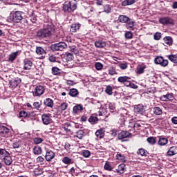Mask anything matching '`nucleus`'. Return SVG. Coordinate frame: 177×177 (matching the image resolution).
<instances>
[{"instance_id": "393cba45", "label": "nucleus", "mask_w": 177, "mask_h": 177, "mask_svg": "<svg viewBox=\"0 0 177 177\" xmlns=\"http://www.w3.org/2000/svg\"><path fill=\"white\" fill-rule=\"evenodd\" d=\"M137 154L141 156V157H146L149 154V152L145 149L140 148L138 150Z\"/></svg>"}, {"instance_id": "2eb2a0df", "label": "nucleus", "mask_w": 177, "mask_h": 177, "mask_svg": "<svg viewBox=\"0 0 177 177\" xmlns=\"http://www.w3.org/2000/svg\"><path fill=\"white\" fill-rule=\"evenodd\" d=\"M162 102H168V100H174V95L172 93H167L160 97Z\"/></svg>"}, {"instance_id": "8fccbe9b", "label": "nucleus", "mask_w": 177, "mask_h": 177, "mask_svg": "<svg viewBox=\"0 0 177 177\" xmlns=\"http://www.w3.org/2000/svg\"><path fill=\"white\" fill-rule=\"evenodd\" d=\"M109 109L111 113H114V111H115V105L113 103H109Z\"/></svg>"}, {"instance_id": "f03ea898", "label": "nucleus", "mask_w": 177, "mask_h": 177, "mask_svg": "<svg viewBox=\"0 0 177 177\" xmlns=\"http://www.w3.org/2000/svg\"><path fill=\"white\" fill-rule=\"evenodd\" d=\"M77 9V3L73 1H66L63 4V11L64 13H73Z\"/></svg>"}, {"instance_id": "423d86ee", "label": "nucleus", "mask_w": 177, "mask_h": 177, "mask_svg": "<svg viewBox=\"0 0 177 177\" xmlns=\"http://www.w3.org/2000/svg\"><path fill=\"white\" fill-rule=\"evenodd\" d=\"M156 64H160L162 67H167L168 66V59H165L162 56H158L154 59Z\"/></svg>"}, {"instance_id": "f704fd0d", "label": "nucleus", "mask_w": 177, "mask_h": 177, "mask_svg": "<svg viewBox=\"0 0 177 177\" xmlns=\"http://www.w3.org/2000/svg\"><path fill=\"white\" fill-rule=\"evenodd\" d=\"M169 60L172 63L176 64L177 63V55H170L167 56Z\"/></svg>"}, {"instance_id": "4be33fe9", "label": "nucleus", "mask_w": 177, "mask_h": 177, "mask_svg": "<svg viewBox=\"0 0 177 177\" xmlns=\"http://www.w3.org/2000/svg\"><path fill=\"white\" fill-rule=\"evenodd\" d=\"M44 104L46 106V107H50V109H52L55 105L53 100H52L50 98H46L44 100Z\"/></svg>"}, {"instance_id": "37998d69", "label": "nucleus", "mask_w": 177, "mask_h": 177, "mask_svg": "<svg viewBox=\"0 0 177 177\" xmlns=\"http://www.w3.org/2000/svg\"><path fill=\"white\" fill-rule=\"evenodd\" d=\"M84 133H85L82 130H79L77 132H76V138L78 139H82Z\"/></svg>"}, {"instance_id": "58836bf2", "label": "nucleus", "mask_w": 177, "mask_h": 177, "mask_svg": "<svg viewBox=\"0 0 177 177\" xmlns=\"http://www.w3.org/2000/svg\"><path fill=\"white\" fill-rule=\"evenodd\" d=\"M95 136H97V138H98L99 139H102L104 136V133L103 132V130H97L95 132Z\"/></svg>"}, {"instance_id": "a18cd8bd", "label": "nucleus", "mask_w": 177, "mask_h": 177, "mask_svg": "<svg viewBox=\"0 0 177 177\" xmlns=\"http://www.w3.org/2000/svg\"><path fill=\"white\" fill-rule=\"evenodd\" d=\"M149 145H156V137H149L147 139Z\"/></svg>"}, {"instance_id": "338daca9", "label": "nucleus", "mask_w": 177, "mask_h": 177, "mask_svg": "<svg viewBox=\"0 0 177 177\" xmlns=\"http://www.w3.org/2000/svg\"><path fill=\"white\" fill-rule=\"evenodd\" d=\"M120 67L122 68V70H126V68H128V64H120Z\"/></svg>"}, {"instance_id": "f3484780", "label": "nucleus", "mask_w": 177, "mask_h": 177, "mask_svg": "<svg viewBox=\"0 0 177 177\" xmlns=\"http://www.w3.org/2000/svg\"><path fill=\"white\" fill-rule=\"evenodd\" d=\"M31 67H32V62L25 59L24 61V70H31Z\"/></svg>"}, {"instance_id": "4c0bfd02", "label": "nucleus", "mask_w": 177, "mask_h": 177, "mask_svg": "<svg viewBox=\"0 0 177 177\" xmlns=\"http://www.w3.org/2000/svg\"><path fill=\"white\" fill-rule=\"evenodd\" d=\"M62 162L64 164H73V159L70 158L68 156L64 157L62 158Z\"/></svg>"}, {"instance_id": "a19ab883", "label": "nucleus", "mask_w": 177, "mask_h": 177, "mask_svg": "<svg viewBox=\"0 0 177 177\" xmlns=\"http://www.w3.org/2000/svg\"><path fill=\"white\" fill-rule=\"evenodd\" d=\"M88 121L91 124H96L97 123V121H99V119L96 116H91L88 119Z\"/></svg>"}, {"instance_id": "0eeeda50", "label": "nucleus", "mask_w": 177, "mask_h": 177, "mask_svg": "<svg viewBox=\"0 0 177 177\" xmlns=\"http://www.w3.org/2000/svg\"><path fill=\"white\" fill-rule=\"evenodd\" d=\"M41 121L44 125L52 124V115L50 113H44L41 115Z\"/></svg>"}, {"instance_id": "1a4fd4ad", "label": "nucleus", "mask_w": 177, "mask_h": 177, "mask_svg": "<svg viewBox=\"0 0 177 177\" xmlns=\"http://www.w3.org/2000/svg\"><path fill=\"white\" fill-rule=\"evenodd\" d=\"M21 83V79L19 77H16L15 80H12L10 82V88L12 89H15V88H17L19 84Z\"/></svg>"}, {"instance_id": "c9c22d12", "label": "nucleus", "mask_w": 177, "mask_h": 177, "mask_svg": "<svg viewBox=\"0 0 177 177\" xmlns=\"http://www.w3.org/2000/svg\"><path fill=\"white\" fill-rule=\"evenodd\" d=\"M153 114H155V115H161V114H162V109L160 107H154Z\"/></svg>"}, {"instance_id": "9b49d317", "label": "nucleus", "mask_w": 177, "mask_h": 177, "mask_svg": "<svg viewBox=\"0 0 177 177\" xmlns=\"http://www.w3.org/2000/svg\"><path fill=\"white\" fill-rule=\"evenodd\" d=\"M9 133V129L3 125H0V136L6 138Z\"/></svg>"}, {"instance_id": "680f3d73", "label": "nucleus", "mask_w": 177, "mask_h": 177, "mask_svg": "<svg viewBox=\"0 0 177 177\" xmlns=\"http://www.w3.org/2000/svg\"><path fill=\"white\" fill-rule=\"evenodd\" d=\"M95 66L96 70H98V71L102 70V68H103V64H102V63H100V62L95 63Z\"/></svg>"}, {"instance_id": "4468645a", "label": "nucleus", "mask_w": 177, "mask_h": 177, "mask_svg": "<svg viewBox=\"0 0 177 177\" xmlns=\"http://www.w3.org/2000/svg\"><path fill=\"white\" fill-rule=\"evenodd\" d=\"M129 136H131V133L127 131H122L118 134V139L122 140V139H127V138H129Z\"/></svg>"}, {"instance_id": "9d476101", "label": "nucleus", "mask_w": 177, "mask_h": 177, "mask_svg": "<svg viewBox=\"0 0 177 177\" xmlns=\"http://www.w3.org/2000/svg\"><path fill=\"white\" fill-rule=\"evenodd\" d=\"M55 156L56 154L55 153V152H53V151H47L45 155L46 160L48 161V162H49V161H52V160L55 158Z\"/></svg>"}, {"instance_id": "13d9d810", "label": "nucleus", "mask_w": 177, "mask_h": 177, "mask_svg": "<svg viewBox=\"0 0 177 177\" xmlns=\"http://www.w3.org/2000/svg\"><path fill=\"white\" fill-rule=\"evenodd\" d=\"M35 115H37V114H35V112H30L29 113H28V118L29 120H34V118H35Z\"/></svg>"}, {"instance_id": "a211bd4d", "label": "nucleus", "mask_w": 177, "mask_h": 177, "mask_svg": "<svg viewBox=\"0 0 177 177\" xmlns=\"http://www.w3.org/2000/svg\"><path fill=\"white\" fill-rule=\"evenodd\" d=\"M158 145H159V146H165L166 145H168V138L160 137Z\"/></svg>"}, {"instance_id": "e2e57ef3", "label": "nucleus", "mask_w": 177, "mask_h": 177, "mask_svg": "<svg viewBox=\"0 0 177 177\" xmlns=\"http://www.w3.org/2000/svg\"><path fill=\"white\" fill-rule=\"evenodd\" d=\"M33 109H36V110H39L41 109V103L36 102L33 103Z\"/></svg>"}, {"instance_id": "ea45409f", "label": "nucleus", "mask_w": 177, "mask_h": 177, "mask_svg": "<svg viewBox=\"0 0 177 177\" xmlns=\"http://www.w3.org/2000/svg\"><path fill=\"white\" fill-rule=\"evenodd\" d=\"M52 74H53V75H59V74H60V69L56 66L53 67Z\"/></svg>"}, {"instance_id": "c85d7f7f", "label": "nucleus", "mask_w": 177, "mask_h": 177, "mask_svg": "<svg viewBox=\"0 0 177 177\" xmlns=\"http://www.w3.org/2000/svg\"><path fill=\"white\" fill-rule=\"evenodd\" d=\"M33 153L37 156H39V154H42V148L39 146H36L33 148Z\"/></svg>"}, {"instance_id": "20e7f679", "label": "nucleus", "mask_w": 177, "mask_h": 177, "mask_svg": "<svg viewBox=\"0 0 177 177\" xmlns=\"http://www.w3.org/2000/svg\"><path fill=\"white\" fill-rule=\"evenodd\" d=\"M23 12L16 11L10 16V20L14 23H20L23 20Z\"/></svg>"}, {"instance_id": "412c9836", "label": "nucleus", "mask_w": 177, "mask_h": 177, "mask_svg": "<svg viewBox=\"0 0 177 177\" xmlns=\"http://www.w3.org/2000/svg\"><path fill=\"white\" fill-rule=\"evenodd\" d=\"M95 48H104L106 46V41L103 40H97L95 41Z\"/></svg>"}, {"instance_id": "5fc2aeb1", "label": "nucleus", "mask_w": 177, "mask_h": 177, "mask_svg": "<svg viewBox=\"0 0 177 177\" xmlns=\"http://www.w3.org/2000/svg\"><path fill=\"white\" fill-rule=\"evenodd\" d=\"M69 50L75 55L78 53V50H77V47H75V46H69Z\"/></svg>"}, {"instance_id": "ddd939ff", "label": "nucleus", "mask_w": 177, "mask_h": 177, "mask_svg": "<svg viewBox=\"0 0 177 177\" xmlns=\"http://www.w3.org/2000/svg\"><path fill=\"white\" fill-rule=\"evenodd\" d=\"M134 111L137 113V114H143L145 113V107L142 104L136 105L134 106Z\"/></svg>"}, {"instance_id": "69168bd1", "label": "nucleus", "mask_w": 177, "mask_h": 177, "mask_svg": "<svg viewBox=\"0 0 177 177\" xmlns=\"http://www.w3.org/2000/svg\"><path fill=\"white\" fill-rule=\"evenodd\" d=\"M48 60H49V62H51L52 63H55V62H57V58L56 57H55L54 55H50L48 57Z\"/></svg>"}, {"instance_id": "473e14b6", "label": "nucleus", "mask_w": 177, "mask_h": 177, "mask_svg": "<svg viewBox=\"0 0 177 177\" xmlns=\"http://www.w3.org/2000/svg\"><path fill=\"white\" fill-rule=\"evenodd\" d=\"M36 53L37 55H46V51H45L44 48L39 46L36 48Z\"/></svg>"}, {"instance_id": "5701e85b", "label": "nucleus", "mask_w": 177, "mask_h": 177, "mask_svg": "<svg viewBox=\"0 0 177 177\" xmlns=\"http://www.w3.org/2000/svg\"><path fill=\"white\" fill-rule=\"evenodd\" d=\"M8 156H10L9 151H6L5 149H0V158H5V157H8Z\"/></svg>"}, {"instance_id": "603ef678", "label": "nucleus", "mask_w": 177, "mask_h": 177, "mask_svg": "<svg viewBox=\"0 0 177 177\" xmlns=\"http://www.w3.org/2000/svg\"><path fill=\"white\" fill-rule=\"evenodd\" d=\"M82 156L83 157L88 158V157H91V151L88 150H84L82 151Z\"/></svg>"}, {"instance_id": "a878e982", "label": "nucleus", "mask_w": 177, "mask_h": 177, "mask_svg": "<svg viewBox=\"0 0 177 177\" xmlns=\"http://www.w3.org/2000/svg\"><path fill=\"white\" fill-rule=\"evenodd\" d=\"M62 129H64L66 132H71V124L70 122H66L62 125Z\"/></svg>"}, {"instance_id": "39448f33", "label": "nucleus", "mask_w": 177, "mask_h": 177, "mask_svg": "<svg viewBox=\"0 0 177 177\" xmlns=\"http://www.w3.org/2000/svg\"><path fill=\"white\" fill-rule=\"evenodd\" d=\"M159 23H160V24H162L163 26H174V24H175L174 19L169 17L160 18L159 19Z\"/></svg>"}, {"instance_id": "3c124183", "label": "nucleus", "mask_w": 177, "mask_h": 177, "mask_svg": "<svg viewBox=\"0 0 177 177\" xmlns=\"http://www.w3.org/2000/svg\"><path fill=\"white\" fill-rule=\"evenodd\" d=\"M28 115V113H27L26 111H21L19 112V117L27 118Z\"/></svg>"}, {"instance_id": "bb28decb", "label": "nucleus", "mask_w": 177, "mask_h": 177, "mask_svg": "<svg viewBox=\"0 0 177 177\" xmlns=\"http://www.w3.org/2000/svg\"><path fill=\"white\" fill-rule=\"evenodd\" d=\"M129 17H128L126 15H120L118 17V20L120 21V23H128V21H129Z\"/></svg>"}, {"instance_id": "c756f323", "label": "nucleus", "mask_w": 177, "mask_h": 177, "mask_svg": "<svg viewBox=\"0 0 177 177\" xmlns=\"http://www.w3.org/2000/svg\"><path fill=\"white\" fill-rule=\"evenodd\" d=\"M146 69V65H140L137 67V74H143L145 70Z\"/></svg>"}, {"instance_id": "cd10ccee", "label": "nucleus", "mask_w": 177, "mask_h": 177, "mask_svg": "<svg viewBox=\"0 0 177 177\" xmlns=\"http://www.w3.org/2000/svg\"><path fill=\"white\" fill-rule=\"evenodd\" d=\"M136 2V0H124L122 2V6H129V5H133Z\"/></svg>"}, {"instance_id": "79ce46f5", "label": "nucleus", "mask_w": 177, "mask_h": 177, "mask_svg": "<svg viewBox=\"0 0 177 177\" xmlns=\"http://www.w3.org/2000/svg\"><path fill=\"white\" fill-rule=\"evenodd\" d=\"M128 80H131V78H129V77L127 76H122V77H120L118 79V82H123V84L124 82H126L127 81H128Z\"/></svg>"}, {"instance_id": "7c9ffc66", "label": "nucleus", "mask_w": 177, "mask_h": 177, "mask_svg": "<svg viewBox=\"0 0 177 177\" xmlns=\"http://www.w3.org/2000/svg\"><path fill=\"white\" fill-rule=\"evenodd\" d=\"M78 90L76 88H71L68 93V95H70L72 97H75L78 96Z\"/></svg>"}, {"instance_id": "49530a36", "label": "nucleus", "mask_w": 177, "mask_h": 177, "mask_svg": "<svg viewBox=\"0 0 177 177\" xmlns=\"http://www.w3.org/2000/svg\"><path fill=\"white\" fill-rule=\"evenodd\" d=\"M108 73H109V75H115V74H117V71H115V68H114V67H111L108 70Z\"/></svg>"}, {"instance_id": "4d7b16f0", "label": "nucleus", "mask_w": 177, "mask_h": 177, "mask_svg": "<svg viewBox=\"0 0 177 177\" xmlns=\"http://www.w3.org/2000/svg\"><path fill=\"white\" fill-rule=\"evenodd\" d=\"M104 12H105V13H111V8H110L109 5H105L104 6Z\"/></svg>"}, {"instance_id": "09e8293b", "label": "nucleus", "mask_w": 177, "mask_h": 177, "mask_svg": "<svg viewBox=\"0 0 177 177\" xmlns=\"http://www.w3.org/2000/svg\"><path fill=\"white\" fill-rule=\"evenodd\" d=\"M117 158H118V160H120V161H122V162H125V161H127L125 156H124L121 153H119L117 155Z\"/></svg>"}, {"instance_id": "de8ad7c7", "label": "nucleus", "mask_w": 177, "mask_h": 177, "mask_svg": "<svg viewBox=\"0 0 177 177\" xmlns=\"http://www.w3.org/2000/svg\"><path fill=\"white\" fill-rule=\"evenodd\" d=\"M66 60L68 62H71V60L74 59V55H73V53H66Z\"/></svg>"}, {"instance_id": "bf43d9fd", "label": "nucleus", "mask_w": 177, "mask_h": 177, "mask_svg": "<svg viewBox=\"0 0 177 177\" xmlns=\"http://www.w3.org/2000/svg\"><path fill=\"white\" fill-rule=\"evenodd\" d=\"M42 142H44V140L41 138H35L34 139V143H35V145H39L40 143H42Z\"/></svg>"}, {"instance_id": "864d4df0", "label": "nucleus", "mask_w": 177, "mask_h": 177, "mask_svg": "<svg viewBox=\"0 0 177 177\" xmlns=\"http://www.w3.org/2000/svg\"><path fill=\"white\" fill-rule=\"evenodd\" d=\"M153 38L155 41H160L161 39V33L160 32H156L153 35Z\"/></svg>"}, {"instance_id": "aec40b11", "label": "nucleus", "mask_w": 177, "mask_h": 177, "mask_svg": "<svg viewBox=\"0 0 177 177\" xmlns=\"http://www.w3.org/2000/svg\"><path fill=\"white\" fill-rule=\"evenodd\" d=\"M1 160H3L4 164H6V165H12V163L13 162V160H12L10 155L3 158Z\"/></svg>"}, {"instance_id": "774afa93", "label": "nucleus", "mask_w": 177, "mask_h": 177, "mask_svg": "<svg viewBox=\"0 0 177 177\" xmlns=\"http://www.w3.org/2000/svg\"><path fill=\"white\" fill-rule=\"evenodd\" d=\"M171 122L173 124H175L176 125L177 124V117L174 116L171 118Z\"/></svg>"}, {"instance_id": "2f4dec72", "label": "nucleus", "mask_w": 177, "mask_h": 177, "mask_svg": "<svg viewBox=\"0 0 177 177\" xmlns=\"http://www.w3.org/2000/svg\"><path fill=\"white\" fill-rule=\"evenodd\" d=\"M125 171V164H120L117 169L118 174H124Z\"/></svg>"}, {"instance_id": "e433bc0d", "label": "nucleus", "mask_w": 177, "mask_h": 177, "mask_svg": "<svg viewBox=\"0 0 177 177\" xmlns=\"http://www.w3.org/2000/svg\"><path fill=\"white\" fill-rule=\"evenodd\" d=\"M17 55H19V51H16L10 54L8 59L9 62H13L16 57H17Z\"/></svg>"}, {"instance_id": "6e6552de", "label": "nucleus", "mask_w": 177, "mask_h": 177, "mask_svg": "<svg viewBox=\"0 0 177 177\" xmlns=\"http://www.w3.org/2000/svg\"><path fill=\"white\" fill-rule=\"evenodd\" d=\"M45 92V88L44 86H37L33 93L34 96H41L44 95Z\"/></svg>"}, {"instance_id": "c03bdc74", "label": "nucleus", "mask_w": 177, "mask_h": 177, "mask_svg": "<svg viewBox=\"0 0 177 177\" xmlns=\"http://www.w3.org/2000/svg\"><path fill=\"white\" fill-rule=\"evenodd\" d=\"M124 37H125L126 39H132L133 35L132 34V32L131 31H127L124 33Z\"/></svg>"}, {"instance_id": "6ab92c4d", "label": "nucleus", "mask_w": 177, "mask_h": 177, "mask_svg": "<svg viewBox=\"0 0 177 177\" xmlns=\"http://www.w3.org/2000/svg\"><path fill=\"white\" fill-rule=\"evenodd\" d=\"M81 27V24L76 23L73 24L71 26V32H77L78 30H80V28Z\"/></svg>"}, {"instance_id": "f257e3e1", "label": "nucleus", "mask_w": 177, "mask_h": 177, "mask_svg": "<svg viewBox=\"0 0 177 177\" xmlns=\"http://www.w3.org/2000/svg\"><path fill=\"white\" fill-rule=\"evenodd\" d=\"M52 31H53V25H47L43 29L39 30L37 32V37L39 38H49L52 35Z\"/></svg>"}, {"instance_id": "b1692460", "label": "nucleus", "mask_w": 177, "mask_h": 177, "mask_svg": "<svg viewBox=\"0 0 177 177\" xmlns=\"http://www.w3.org/2000/svg\"><path fill=\"white\" fill-rule=\"evenodd\" d=\"M126 24L127 30H133V27H135V21L133 20L129 19Z\"/></svg>"}, {"instance_id": "6e6d98bb", "label": "nucleus", "mask_w": 177, "mask_h": 177, "mask_svg": "<svg viewBox=\"0 0 177 177\" xmlns=\"http://www.w3.org/2000/svg\"><path fill=\"white\" fill-rule=\"evenodd\" d=\"M105 92L108 95H113V88L110 86H107Z\"/></svg>"}, {"instance_id": "7ed1b4c3", "label": "nucleus", "mask_w": 177, "mask_h": 177, "mask_svg": "<svg viewBox=\"0 0 177 177\" xmlns=\"http://www.w3.org/2000/svg\"><path fill=\"white\" fill-rule=\"evenodd\" d=\"M67 48V44L61 41L57 44H52L50 49L53 52L62 51Z\"/></svg>"}, {"instance_id": "0e129e2a", "label": "nucleus", "mask_w": 177, "mask_h": 177, "mask_svg": "<svg viewBox=\"0 0 177 177\" xmlns=\"http://www.w3.org/2000/svg\"><path fill=\"white\" fill-rule=\"evenodd\" d=\"M104 169H106V171H111V169H113V168L111 167V166L110 165V163H109V162H106L105 163Z\"/></svg>"}, {"instance_id": "f8f14e48", "label": "nucleus", "mask_w": 177, "mask_h": 177, "mask_svg": "<svg viewBox=\"0 0 177 177\" xmlns=\"http://www.w3.org/2000/svg\"><path fill=\"white\" fill-rule=\"evenodd\" d=\"M163 44L165 46H172V44H174V39L171 36H166L163 38Z\"/></svg>"}, {"instance_id": "72a5a7b5", "label": "nucleus", "mask_w": 177, "mask_h": 177, "mask_svg": "<svg viewBox=\"0 0 177 177\" xmlns=\"http://www.w3.org/2000/svg\"><path fill=\"white\" fill-rule=\"evenodd\" d=\"M84 106L82 104H77L73 107V113H78V111H82Z\"/></svg>"}, {"instance_id": "052dcab7", "label": "nucleus", "mask_w": 177, "mask_h": 177, "mask_svg": "<svg viewBox=\"0 0 177 177\" xmlns=\"http://www.w3.org/2000/svg\"><path fill=\"white\" fill-rule=\"evenodd\" d=\"M67 107H68V103H66V102H64L61 104L60 106V109L61 110H62L63 111H64V110H66L67 109Z\"/></svg>"}, {"instance_id": "dca6fc26", "label": "nucleus", "mask_w": 177, "mask_h": 177, "mask_svg": "<svg viewBox=\"0 0 177 177\" xmlns=\"http://www.w3.org/2000/svg\"><path fill=\"white\" fill-rule=\"evenodd\" d=\"M177 154V147H171L167 152V156L169 157H172V156H175Z\"/></svg>"}]
</instances>
